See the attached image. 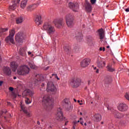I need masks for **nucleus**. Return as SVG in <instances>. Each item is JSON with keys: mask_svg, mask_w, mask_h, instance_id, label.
I'll use <instances>...</instances> for the list:
<instances>
[{"mask_svg": "<svg viewBox=\"0 0 129 129\" xmlns=\"http://www.w3.org/2000/svg\"><path fill=\"white\" fill-rule=\"evenodd\" d=\"M42 102L44 108L47 110H51L53 108L54 102L52 99V97H50L48 95H44L43 98Z\"/></svg>", "mask_w": 129, "mask_h": 129, "instance_id": "1", "label": "nucleus"}, {"mask_svg": "<svg viewBox=\"0 0 129 129\" xmlns=\"http://www.w3.org/2000/svg\"><path fill=\"white\" fill-rule=\"evenodd\" d=\"M43 29L46 31L48 35H53L56 32L55 27L52 24L48 23H44Z\"/></svg>", "mask_w": 129, "mask_h": 129, "instance_id": "2", "label": "nucleus"}, {"mask_svg": "<svg viewBox=\"0 0 129 129\" xmlns=\"http://www.w3.org/2000/svg\"><path fill=\"white\" fill-rule=\"evenodd\" d=\"M30 72V68L26 65H21L17 70L19 75H27Z\"/></svg>", "mask_w": 129, "mask_h": 129, "instance_id": "3", "label": "nucleus"}, {"mask_svg": "<svg viewBox=\"0 0 129 129\" xmlns=\"http://www.w3.org/2000/svg\"><path fill=\"white\" fill-rule=\"evenodd\" d=\"M56 115L57 120H58L59 121H63L64 123V125H67L69 121H66L65 118H64V116H63V112H62V109L60 108H57Z\"/></svg>", "mask_w": 129, "mask_h": 129, "instance_id": "4", "label": "nucleus"}, {"mask_svg": "<svg viewBox=\"0 0 129 129\" xmlns=\"http://www.w3.org/2000/svg\"><path fill=\"white\" fill-rule=\"evenodd\" d=\"M41 81H44V77H43V75L41 74L35 75L34 79L32 82L33 86H38V85L41 83Z\"/></svg>", "mask_w": 129, "mask_h": 129, "instance_id": "5", "label": "nucleus"}, {"mask_svg": "<svg viewBox=\"0 0 129 129\" xmlns=\"http://www.w3.org/2000/svg\"><path fill=\"white\" fill-rule=\"evenodd\" d=\"M67 25L69 28H72L74 25V18L71 14H68L66 17Z\"/></svg>", "mask_w": 129, "mask_h": 129, "instance_id": "6", "label": "nucleus"}, {"mask_svg": "<svg viewBox=\"0 0 129 129\" xmlns=\"http://www.w3.org/2000/svg\"><path fill=\"white\" fill-rule=\"evenodd\" d=\"M46 91H47V92H52V93H55L56 91H57V88L53 82H48L46 87Z\"/></svg>", "mask_w": 129, "mask_h": 129, "instance_id": "7", "label": "nucleus"}, {"mask_svg": "<svg viewBox=\"0 0 129 129\" xmlns=\"http://www.w3.org/2000/svg\"><path fill=\"white\" fill-rule=\"evenodd\" d=\"M15 33L14 29L10 30L9 36L5 39L6 43H10V42L12 44H15V42L14 41V36H15Z\"/></svg>", "mask_w": 129, "mask_h": 129, "instance_id": "8", "label": "nucleus"}, {"mask_svg": "<svg viewBox=\"0 0 129 129\" xmlns=\"http://www.w3.org/2000/svg\"><path fill=\"white\" fill-rule=\"evenodd\" d=\"M68 6L71 10H73V12H78L79 10V5L78 3H73L72 2H69Z\"/></svg>", "mask_w": 129, "mask_h": 129, "instance_id": "9", "label": "nucleus"}, {"mask_svg": "<svg viewBox=\"0 0 129 129\" xmlns=\"http://www.w3.org/2000/svg\"><path fill=\"white\" fill-rule=\"evenodd\" d=\"M15 40L19 44H22L23 40H24V34L21 32L18 33L15 36Z\"/></svg>", "mask_w": 129, "mask_h": 129, "instance_id": "10", "label": "nucleus"}, {"mask_svg": "<svg viewBox=\"0 0 129 129\" xmlns=\"http://www.w3.org/2000/svg\"><path fill=\"white\" fill-rule=\"evenodd\" d=\"M114 117L115 118H118V119H120V118H122V117H124L126 114L125 113H121L117 111L114 110L112 112Z\"/></svg>", "mask_w": 129, "mask_h": 129, "instance_id": "11", "label": "nucleus"}, {"mask_svg": "<svg viewBox=\"0 0 129 129\" xmlns=\"http://www.w3.org/2000/svg\"><path fill=\"white\" fill-rule=\"evenodd\" d=\"M53 24L55 25L56 28H60V27H62L63 25H64V22H63V19H55L53 21Z\"/></svg>", "mask_w": 129, "mask_h": 129, "instance_id": "12", "label": "nucleus"}, {"mask_svg": "<svg viewBox=\"0 0 129 129\" xmlns=\"http://www.w3.org/2000/svg\"><path fill=\"white\" fill-rule=\"evenodd\" d=\"M12 2L14 3L9 7V10H10V11H14V10H16V9L18 8V4L20 3L21 0H12Z\"/></svg>", "mask_w": 129, "mask_h": 129, "instance_id": "13", "label": "nucleus"}, {"mask_svg": "<svg viewBox=\"0 0 129 129\" xmlns=\"http://www.w3.org/2000/svg\"><path fill=\"white\" fill-rule=\"evenodd\" d=\"M118 109L119 111H126L128 109V106L125 103L119 104L118 106Z\"/></svg>", "mask_w": 129, "mask_h": 129, "instance_id": "14", "label": "nucleus"}, {"mask_svg": "<svg viewBox=\"0 0 129 129\" xmlns=\"http://www.w3.org/2000/svg\"><path fill=\"white\" fill-rule=\"evenodd\" d=\"M81 83V80H80V79H74L72 82V85L73 87H75V88H77V87L80 86Z\"/></svg>", "mask_w": 129, "mask_h": 129, "instance_id": "15", "label": "nucleus"}, {"mask_svg": "<svg viewBox=\"0 0 129 129\" xmlns=\"http://www.w3.org/2000/svg\"><path fill=\"white\" fill-rule=\"evenodd\" d=\"M90 64V59L89 58H85L81 62V66L83 68L87 67Z\"/></svg>", "mask_w": 129, "mask_h": 129, "instance_id": "16", "label": "nucleus"}, {"mask_svg": "<svg viewBox=\"0 0 129 129\" xmlns=\"http://www.w3.org/2000/svg\"><path fill=\"white\" fill-rule=\"evenodd\" d=\"M85 7L87 13H91V11H92V7L91 6V4H90L88 1H86Z\"/></svg>", "mask_w": 129, "mask_h": 129, "instance_id": "17", "label": "nucleus"}, {"mask_svg": "<svg viewBox=\"0 0 129 129\" xmlns=\"http://www.w3.org/2000/svg\"><path fill=\"white\" fill-rule=\"evenodd\" d=\"M23 95H29V96H33L34 92L32 90L30 89L26 90L23 93Z\"/></svg>", "mask_w": 129, "mask_h": 129, "instance_id": "18", "label": "nucleus"}, {"mask_svg": "<svg viewBox=\"0 0 129 129\" xmlns=\"http://www.w3.org/2000/svg\"><path fill=\"white\" fill-rule=\"evenodd\" d=\"M27 51V47H22L21 48L19 51V54L21 56H26L27 55V53L26 51Z\"/></svg>", "mask_w": 129, "mask_h": 129, "instance_id": "19", "label": "nucleus"}, {"mask_svg": "<svg viewBox=\"0 0 129 129\" xmlns=\"http://www.w3.org/2000/svg\"><path fill=\"white\" fill-rule=\"evenodd\" d=\"M35 22L37 26H39V25L42 24L41 17L40 15L36 16Z\"/></svg>", "mask_w": 129, "mask_h": 129, "instance_id": "20", "label": "nucleus"}, {"mask_svg": "<svg viewBox=\"0 0 129 129\" xmlns=\"http://www.w3.org/2000/svg\"><path fill=\"white\" fill-rule=\"evenodd\" d=\"M21 106V109L22 111L24 112L26 116H27L28 117H30V116H31V114L30 113V112H29V111H28V109H27V108H25V106Z\"/></svg>", "mask_w": 129, "mask_h": 129, "instance_id": "21", "label": "nucleus"}, {"mask_svg": "<svg viewBox=\"0 0 129 129\" xmlns=\"http://www.w3.org/2000/svg\"><path fill=\"white\" fill-rule=\"evenodd\" d=\"M18 66H19V65H18V63L16 61H12L11 63V67L12 68L13 71H16L18 68Z\"/></svg>", "mask_w": 129, "mask_h": 129, "instance_id": "22", "label": "nucleus"}, {"mask_svg": "<svg viewBox=\"0 0 129 129\" xmlns=\"http://www.w3.org/2000/svg\"><path fill=\"white\" fill-rule=\"evenodd\" d=\"M98 33L99 35L100 39L102 40V39L104 38V30H103V29L101 28L98 30Z\"/></svg>", "mask_w": 129, "mask_h": 129, "instance_id": "23", "label": "nucleus"}, {"mask_svg": "<svg viewBox=\"0 0 129 129\" xmlns=\"http://www.w3.org/2000/svg\"><path fill=\"white\" fill-rule=\"evenodd\" d=\"M76 38L77 41L80 42L83 38V36H82V33L81 32H76Z\"/></svg>", "mask_w": 129, "mask_h": 129, "instance_id": "24", "label": "nucleus"}, {"mask_svg": "<svg viewBox=\"0 0 129 129\" xmlns=\"http://www.w3.org/2000/svg\"><path fill=\"white\" fill-rule=\"evenodd\" d=\"M4 72L6 75L10 76L12 74V71L9 67H5L4 69Z\"/></svg>", "mask_w": 129, "mask_h": 129, "instance_id": "25", "label": "nucleus"}, {"mask_svg": "<svg viewBox=\"0 0 129 129\" xmlns=\"http://www.w3.org/2000/svg\"><path fill=\"white\" fill-rule=\"evenodd\" d=\"M97 65L99 68H100V69H102V58H101V57L98 58Z\"/></svg>", "mask_w": 129, "mask_h": 129, "instance_id": "26", "label": "nucleus"}, {"mask_svg": "<svg viewBox=\"0 0 129 129\" xmlns=\"http://www.w3.org/2000/svg\"><path fill=\"white\" fill-rule=\"evenodd\" d=\"M94 118L95 121H100L101 120V115L100 114H96L94 115Z\"/></svg>", "mask_w": 129, "mask_h": 129, "instance_id": "27", "label": "nucleus"}, {"mask_svg": "<svg viewBox=\"0 0 129 129\" xmlns=\"http://www.w3.org/2000/svg\"><path fill=\"white\" fill-rule=\"evenodd\" d=\"M106 68H107V71H109V72H114V71H115V69L112 68V65L109 64L107 66Z\"/></svg>", "mask_w": 129, "mask_h": 129, "instance_id": "28", "label": "nucleus"}, {"mask_svg": "<svg viewBox=\"0 0 129 129\" xmlns=\"http://www.w3.org/2000/svg\"><path fill=\"white\" fill-rule=\"evenodd\" d=\"M28 3V1L24 0L22 1L20 4V7L22 9H25L26 8V6H27V4Z\"/></svg>", "mask_w": 129, "mask_h": 129, "instance_id": "29", "label": "nucleus"}, {"mask_svg": "<svg viewBox=\"0 0 129 129\" xmlns=\"http://www.w3.org/2000/svg\"><path fill=\"white\" fill-rule=\"evenodd\" d=\"M64 101L66 104V108H67V109H69V107L71 106V104H70V102H69V100L68 99H66L64 100Z\"/></svg>", "mask_w": 129, "mask_h": 129, "instance_id": "30", "label": "nucleus"}, {"mask_svg": "<svg viewBox=\"0 0 129 129\" xmlns=\"http://www.w3.org/2000/svg\"><path fill=\"white\" fill-rule=\"evenodd\" d=\"M112 81V78L111 77H107L104 79V82L106 84H108Z\"/></svg>", "mask_w": 129, "mask_h": 129, "instance_id": "31", "label": "nucleus"}, {"mask_svg": "<svg viewBox=\"0 0 129 129\" xmlns=\"http://www.w3.org/2000/svg\"><path fill=\"white\" fill-rule=\"evenodd\" d=\"M38 5L36 4H34L33 6H29L28 8V12H32L34 10V9L37 8Z\"/></svg>", "mask_w": 129, "mask_h": 129, "instance_id": "32", "label": "nucleus"}, {"mask_svg": "<svg viewBox=\"0 0 129 129\" xmlns=\"http://www.w3.org/2000/svg\"><path fill=\"white\" fill-rule=\"evenodd\" d=\"M24 21V18H23V17L20 16L19 17H18L16 19V23L17 24H22Z\"/></svg>", "mask_w": 129, "mask_h": 129, "instance_id": "33", "label": "nucleus"}, {"mask_svg": "<svg viewBox=\"0 0 129 129\" xmlns=\"http://www.w3.org/2000/svg\"><path fill=\"white\" fill-rule=\"evenodd\" d=\"M64 51L67 54H70L71 52V49H70V47L68 46H64Z\"/></svg>", "mask_w": 129, "mask_h": 129, "instance_id": "34", "label": "nucleus"}, {"mask_svg": "<svg viewBox=\"0 0 129 129\" xmlns=\"http://www.w3.org/2000/svg\"><path fill=\"white\" fill-rule=\"evenodd\" d=\"M8 112V111H7V110H4L3 111H2L1 112V117H3V116L4 117L5 119H6L7 117L6 116V115H5V114H7V113Z\"/></svg>", "mask_w": 129, "mask_h": 129, "instance_id": "35", "label": "nucleus"}, {"mask_svg": "<svg viewBox=\"0 0 129 129\" xmlns=\"http://www.w3.org/2000/svg\"><path fill=\"white\" fill-rule=\"evenodd\" d=\"M73 51L74 52H76L77 53H78V52L80 51V48H79V46H78V45H75L74 47Z\"/></svg>", "mask_w": 129, "mask_h": 129, "instance_id": "36", "label": "nucleus"}, {"mask_svg": "<svg viewBox=\"0 0 129 129\" xmlns=\"http://www.w3.org/2000/svg\"><path fill=\"white\" fill-rule=\"evenodd\" d=\"M28 65L29 66H30L31 69H35V68H36V66H35V64H34V63H33V62H29Z\"/></svg>", "mask_w": 129, "mask_h": 129, "instance_id": "37", "label": "nucleus"}, {"mask_svg": "<svg viewBox=\"0 0 129 129\" xmlns=\"http://www.w3.org/2000/svg\"><path fill=\"white\" fill-rule=\"evenodd\" d=\"M80 121L79 120H78V121H74L73 122V129H75V126H76V125H77V124H78V122H80Z\"/></svg>", "mask_w": 129, "mask_h": 129, "instance_id": "38", "label": "nucleus"}, {"mask_svg": "<svg viewBox=\"0 0 129 129\" xmlns=\"http://www.w3.org/2000/svg\"><path fill=\"white\" fill-rule=\"evenodd\" d=\"M92 41H93V38H92V37H91L90 39H88V43L89 45H92V44H93Z\"/></svg>", "mask_w": 129, "mask_h": 129, "instance_id": "39", "label": "nucleus"}, {"mask_svg": "<svg viewBox=\"0 0 129 129\" xmlns=\"http://www.w3.org/2000/svg\"><path fill=\"white\" fill-rule=\"evenodd\" d=\"M9 30L8 28H5V29H0V35H2V33H4V32H7Z\"/></svg>", "mask_w": 129, "mask_h": 129, "instance_id": "40", "label": "nucleus"}, {"mask_svg": "<svg viewBox=\"0 0 129 129\" xmlns=\"http://www.w3.org/2000/svg\"><path fill=\"white\" fill-rule=\"evenodd\" d=\"M31 100H30V99L29 98H26L25 99V103L26 104H30V103H31Z\"/></svg>", "mask_w": 129, "mask_h": 129, "instance_id": "41", "label": "nucleus"}, {"mask_svg": "<svg viewBox=\"0 0 129 129\" xmlns=\"http://www.w3.org/2000/svg\"><path fill=\"white\" fill-rule=\"evenodd\" d=\"M109 128L114 129V126L113 125V123H110V124H109Z\"/></svg>", "mask_w": 129, "mask_h": 129, "instance_id": "42", "label": "nucleus"}, {"mask_svg": "<svg viewBox=\"0 0 129 129\" xmlns=\"http://www.w3.org/2000/svg\"><path fill=\"white\" fill-rule=\"evenodd\" d=\"M37 124L38 125H36V128H41V123H40V121H37ZM39 125V126H38Z\"/></svg>", "mask_w": 129, "mask_h": 129, "instance_id": "43", "label": "nucleus"}, {"mask_svg": "<svg viewBox=\"0 0 129 129\" xmlns=\"http://www.w3.org/2000/svg\"><path fill=\"white\" fill-rule=\"evenodd\" d=\"M52 76H54L55 78H56L57 79V80H60V78H58V76H57V74H53L52 75Z\"/></svg>", "mask_w": 129, "mask_h": 129, "instance_id": "44", "label": "nucleus"}, {"mask_svg": "<svg viewBox=\"0 0 129 129\" xmlns=\"http://www.w3.org/2000/svg\"><path fill=\"white\" fill-rule=\"evenodd\" d=\"M99 50L100 51H103V52H104V51H105V47H100L99 48Z\"/></svg>", "mask_w": 129, "mask_h": 129, "instance_id": "45", "label": "nucleus"}, {"mask_svg": "<svg viewBox=\"0 0 129 129\" xmlns=\"http://www.w3.org/2000/svg\"><path fill=\"white\" fill-rule=\"evenodd\" d=\"M91 3L92 5H94L96 3V0H91Z\"/></svg>", "mask_w": 129, "mask_h": 129, "instance_id": "46", "label": "nucleus"}, {"mask_svg": "<svg viewBox=\"0 0 129 129\" xmlns=\"http://www.w3.org/2000/svg\"><path fill=\"white\" fill-rule=\"evenodd\" d=\"M78 103H79L80 105H82V104H83L82 101L80 100H78Z\"/></svg>", "mask_w": 129, "mask_h": 129, "instance_id": "47", "label": "nucleus"}, {"mask_svg": "<svg viewBox=\"0 0 129 129\" xmlns=\"http://www.w3.org/2000/svg\"><path fill=\"white\" fill-rule=\"evenodd\" d=\"M12 95L14 97V98H16L17 97V94H16L15 93H13Z\"/></svg>", "mask_w": 129, "mask_h": 129, "instance_id": "48", "label": "nucleus"}, {"mask_svg": "<svg viewBox=\"0 0 129 129\" xmlns=\"http://www.w3.org/2000/svg\"><path fill=\"white\" fill-rule=\"evenodd\" d=\"M9 90H10V91H14V88L10 87L9 88Z\"/></svg>", "mask_w": 129, "mask_h": 129, "instance_id": "49", "label": "nucleus"}, {"mask_svg": "<svg viewBox=\"0 0 129 129\" xmlns=\"http://www.w3.org/2000/svg\"><path fill=\"white\" fill-rule=\"evenodd\" d=\"M107 109L108 110H111V111L113 110V109L110 108L109 107H107Z\"/></svg>", "mask_w": 129, "mask_h": 129, "instance_id": "50", "label": "nucleus"}, {"mask_svg": "<svg viewBox=\"0 0 129 129\" xmlns=\"http://www.w3.org/2000/svg\"><path fill=\"white\" fill-rule=\"evenodd\" d=\"M125 11L126 12H129V8L125 9Z\"/></svg>", "mask_w": 129, "mask_h": 129, "instance_id": "51", "label": "nucleus"}, {"mask_svg": "<svg viewBox=\"0 0 129 129\" xmlns=\"http://www.w3.org/2000/svg\"><path fill=\"white\" fill-rule=\"evenodd\" d=\"M44 86H45V84H44V83H42V84H41V87H44Z\"/></svg>", "mask_w": 129, "mask_h": 129, "instance_id": "52", "label": "nucleus"}, {"mask_svg": "<svg viewBox=\"0 0 129 129\" xmlns=\"http://www.w3.org/2000/svg\"><path fill=\"white\" fill-rule=\"evenodd\" d=\"M105 62L102 61V65H104V66H105Z\"/></svg>", "mask_w": 129, "mask_h": 129, "instance_id": "53", "label": "nucleus"}, {"mask_svg": "<svg viewBox=\"0 0 129 129\" xmlns=\"http://www.w3.org/2000/svg\"><path fill=\"white\" fill-rule=\"evenodd\" d=\"M28 55H31V54H32V52L31 51H29L28 52Z\"/></svg>", "mask_w": 129, "mask_h": 129, "instance_id": "54", "label": "nucleus"}, {"mask_svg": "<svg viewBox=\"0 0 129 129\" xmlns=\"http://www.w3.org/2000/svg\"><path fill=\"white\" fill-rule=\"evenodd\" d=\"M3 84V81H0V86H2Z\"/></svg>", "mask_w": 129, "mask_h": 129, "instance_id": "55", "label": "nucleus"}, {"mask_svg": "<svg viewBox=\"0 0 129 129\" xmlns=\"http://www.w3.org/2000/svg\"><path fill=\"white\" fill-rule=\"evenodd\" d=\"M99 72L98 69H97L96 71V73H99Z\"/></svg>", "mask_w": 129, "mask_h": 129, "instance_id": "56", "label": "nucleus"}, {"mask_svg": "<svg viewBox=\"0 0 129 129\" xmlns=\"http://www.w3.org/2000/svg\"><path fill=\"white\" fill-rule=\"evenodd\" d=\"M52 126H49L48 127V128H52Z\"/></svg>", "mask_w": 129, "mask_h": 129, "instance_id": "57", "label": "nucleus"}, {"mask_svg": "<svg viewBox=\"0 0 129 129\" xmlns=\"http://www.w3.org/2000/svg\"><path fill=\"white\" fill-rule=\"evenodd\" d=\"M81 124H82L83 125V121H81V122H80Z\"/></svg>", "mask_w": 129, "mask_h": 129, "instance_id": "58", "label": "nucleus"}, {"mask_svg": "<svg viewBox=\"0 0 129 129\" xmlns=\"http://www.w3.org/2000/svg\"><path fill=\"white\" fill-rule=\"evenodd\" d=\"M88 84H89H89H90V81H88Z\"/></svg>", "mask_w": 129, "mask_h": 129, "instance_id": "59", "label": "nucleus"}, {"mask_svg": "<svg viewBox=\"0 0 129 129\" xmlns=\"http://www.w3.org/2000/svg\"><path fill=\"white\" fill-rule=\"evenodd\" d=\"M14 79H17V77H14Z\"/></svg>", "mask_w": 129, "mask_h": 129, "instance_id": "60", "label": "nucleus"}, {"mask_svg": "<svg viewBox=\"0 0 129 129\" xmlns=\"http://www.w3.org/2000/svg\"><path fill=\"white\" fill-rule=\"evenodd\" d=\"M74 100L75 102H76V101H77L76 99H74Z\"/></svg>", "mask_w": 129, "mask_h": 129, "instance_id": "61", "label": "nucleus"}, {"mask_svg": "<svg viewBox=\"0 0 129 129\" xmlns=\"http://www.w3.org/2000/svg\"><path fill=\"white\" fill-rule=\"evenodd\" d=\"M107 49H108V48H109V46H107Z\"/></svg>", "mask_w": 129, "mask_h": 129, "instance_id": "62", "label": "nucleus"}, {"mask_svg": "<svg viewBox=\"0 0 129 129\" xmlns=\"http://www.w3.org/2000/svg\"><path fill=\"white\" fill-rule=\"evenodd\" d=\"M84 125H85V126H86V125H87V124L86 123H84Z\"/></svg>", "mask_w": 129, "mask_h": 129, "instance_id": "63", "label": "nucleus"}, {"mask_svg": "<svg viewBox=\"0 0 129 129\" xmlns=\"http://www.w3.org/2000/svg\"><path fill=\"white\" fill-rule=\"evenodd\" d=\"M80 114L81 115H82V112H80Z\"/></svg>", "mask_w": 129, "mask_h": 129, "instance_id": "64", "label": "nucleus"}]
</instances>
